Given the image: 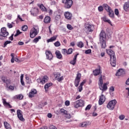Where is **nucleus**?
<instances>
[{"instance_id":"12","label":"nucleus","mask_w":129,"mask_h":129,"mask_svg":"<svg viewBox=\"0 0 129 129\" xmlns=\"http://www.w3.org/2000/svg\"><path fill=\"white\" fill-rule=\"evenodd\" d=\"M105 101V96L103 95V94H101L99 96V105H102L103 103H104Z\"/></svg>"},{"instance_id":"38","label":"nucleus","mask_w":129,"mask_h":129,"mask_svg":"<svg viewBox=\"0 0 129 129\" xmlns=\"http://www.w3.org/2000/svg\"><path fill=\"white\" fill-rule=\"evenodd\" d=\"M103 10H104V7H103V6L102 5V6H99L98 7V11L99 12H103Z\"/></svg>"},{"instance_id":"62","label":"nucleus","mask_w":129,"mask_h":129,"mask_svg":"<svg viewBox=\"0 0 129 129\" xmlns=\"http://www.w3.org/2000/svg\"><path fill=\"white\" fill-rule=\"evenodd\" d=\"M78 89H79V92H81V91H82V89H83L82 86H79Z\"/></svg>"},{"instance_id":"17","label":"nucleus","mask_w":129,"mask_h":129,"mask_svg":"<svg viewBox=\"0 0 129 129\" xmlns=\"http://www.w3.org/2000/svg\"><path fill=\"white\" fill-rule=\"evenodd\" d=\"M1 33L2 35L9 36V32L7 31V28H6V27H3L1 29Z\"/></svg>"},{"instance_id":"32","label":"nucleus","mask_w":129,"mask_h":129,"mask_svg":"<svg viewBox=\"0 0 129 129\" xmlns=\"http://www.w3.org/2000/svg\"><path fill=\"white\" fill-rule=\"evenodd\" d=\"M103 21L104 22H106V23H108V24H110L111 26H112V24H111V21H110V20L107 19V18H106L105 17H103Z\"/></svg>"},{"instance_id":"2","label":"nucleus","mask_w":129,"mask_h":129,"mask_svg":"<svg viewBox=\"0 0 129 129\" xmlns=\"http://www.w3.org/2000/svg\"><path fill=\"white\" fill-rule=\"evenodd\" d=\"M99 41L101 48L104 49L106 47V35L103 30H102L99 34Z\"/></svg>"},{"instance_id":"64","label":"nucleus","mask_w":129,"mask_h":129,"mask_svg":"<svg viewBox=\"0 0 129 129\" xmlns=\"http://www.w3.org/2000/svg\"><path fill=\"white\" fill-rule=\"evenodd\" d=\"M126 85H129V78L125 82Z\"/></svg>"},{"instance_id":"11","label":"nucleus","mask_w":129,"mask_h":129,"mask_svg":"<svg viewBox=\"0 0 129 129\" xmlns=\"http://www.w3.org/2000/svg\"><path fill=\"white\" fill-rule=\"evenodd\" d=\"M64 16L65 19L68 20L69 21H71V20H72V13L68 11L64 13Z\"/></svg>"},{"instance_id":"19","label":"nucleus","mask_w":129,"mask_h":129,"mask_svg":"<svg viewBox=\"0 0 129 129\" xmlns=\"http://www.w3.org/2000/svg\"><path fill=\"white\" fill-rule=\"evenodd\" d=\"M123 73H124L123 70H122V69H120L116 73V76H122V75H123Z\"/></svg>"},{"instance_id":"44","label":"nucleus","mask_w":129,"mask_h":129,"mask_svg":"<svg viewBox=\"0 0 129 129\" xmlns=\"http://www.w3.org/2000/svg\"><path fill=\"white\" fill-rule=\"evenodd\" d=\"M68 55H70V54H72L73 52V49L72 48H70L68 50Z\"/></svg>"},{"instance_id":"29","label":"nucleus","mask_w":129,"mask_h":129,"mask_svg":"<svg viewBox=\"0 0 129 129\" xmlns=\"http://www.w3.org/2000/svg\"><path fill=\"white\" fill-rule=\"evenodd\" d=\"M103 84V80L102 79V76H101L99 79L98 85L99 87Z\"/></svg>"},{"instance_id":"61","label":"nucleus","mask_w":129,"mask_h":129,"mask_svg":"<svg viewBox=\"0 0 129 129\" xmlns=\"http://www.w3.org/2000/svg\"><path fill=\"white\" fill-rule=\"evenodd\" d=\"M49 129H57V127L53 125H51L49 126Z\"/></svg>"},{"instance_id":"18","label":"nucleus","mask_w":129,"mask_h":129,"mask_svg":"<svg viewBox=\"0 0 129 129\" xmlns=\"http://www.w3.org/2000/svg\"><path fill=\"white\" fill-rule=\"evenodd\" d=\"M37 90L35 89L31 90V91L29 93V97L32 98L35 96V94H36Z\"/></svg>"},{"instance_id":"6","label":"nucleus","mask_w":129,"mask_h":129,"mask_svg":"<svg viewBox=\"0 0 129 129\" xmlns=\"http://www.w3.org/2000/svg\"><path fill=\"white\" fill-rule=\"evenodd\" d=\"M38 33L39 29H36V28L34 27L31 30L30 32V38H35V37H36Z\"/></svg>"},{"instance_id":"48","label":"nucleus","mask_w":129,"mask_h":129,"mask_svg":"<svg viewBox=\"0 0 129 129\" xmlns=\"http://www.w3.org/2000/svg\"><path fill=\"white\" fill-rule=\"evenodd\" d=\"M64 80V77L63 76H61V77H59L56 80H57V81L58 82H60L61 81H62V80Z\"/></svg>"},{"instance_id":"37","label":"nucleus","mask_w":129,"mask_h":129,"mask_svg":"<svg viewBox=\"0 0 129 129\" xmlns=\"http://www.w3.org/2000/svg\"><path fill=\"white\" fill-rule=\"evenodd\" d=\"M11 43H12V41H9L7 40L5 42L4 44V48H6V46H7V45L9 44H11Z\"/></svg>"},{"instance_id":"7","label":"nucleus","mask_w":129,"mask_h":129,"mask_svg":"<svg viewBox=\"0 0 129 129\" xmlns=\"http://www.w3.org/2000/svg\"><path fill=\"white\" fill-rule=\"evenodd\" d=\"M93 30H94V27L93 25L89 24H87L85 25V31H86L87 33L93 32Z\"/></svg>"},{"instance_id":"45","label":"nucleus","mask_w":129,"mask_h":129,"mask_svg":"<svg viewBox=\"0 0 129 129\" xmlns=\"http://www.w3.org/2000/svg\"><path fill=\"white\" fill-rule=\"evenodd\" d=\"M61 53H62V54H63V55H66V54H68L67 49H62L61 50Z\"/></svg>"},{"instance_id":"23","label":"nucleus","mask_w":129,"mask_h":129,"mask_svg":"<svg viewBox=\"0 0 129 129\" xmlns=\"http://www.w3.org/2000/svg\"><path fill=\"white\" fill-rule=\"evenodd\" d=\"M37 6L39 7L40 10L43 12H46L47 11V9L45 8L43 4H37Z\"/></svg>"},{"instance_id":"13","label":"nucleus","mask_w":129,"mask_h":129,"mask_svg":"<svg viewBox=\"0 0 129 129\" xmlns=\"http://www.w3.org/2000/svg\"><path fill=\"white\" fill-rule=\"evenodd\" d=\"M46 58L48 60H52L53 59V54H52V53L51 52V51L47 50L45 52Z\"/></svg>"},{"instance_id":"60","label":"nucleus","mask_w":129,"mask_h":129,"mask_svg":"<svg viewBox=\"0 0 129 129\" xmlns=\"http://www.w3.org/2000/svg\"><path fill=\"white\" fill-rule=\"evenodd\" d=\"M9 40H11V41H13L14 40V34H12L10 37L9 38Z\"/></svg>"},{"instance_id":"41","label":"nucleus","mask_w":129,"mask_h":129,"mask_svg":"<svg viewBox=\"0 0 129 129\" xmlns=\"http://www.w3.org/2000/svg\"><path fill=\"white\" fill-rule=\"evenodd\" d=\"M81 126H82V127H86V126H87V122H83L82 123Z\"/></svg>"},{"instance_id":"35","label":"nucleus","mask_w":129,"mask_h":129,"mask_svg":"<svg viewBox=\"0 0 129 129\" xmlns=\"http://www.w3.org/2000/svg\"><path fill=\"white\" fill-rule=\"evenodd\" d=\"M60 113H62V114H67V110H66L65 109H63V108H61L60 109Z\"/></svg>"},{"instance_id":"51","label":"nucleus","mask_w":129,"mask_h":129,"mask_svg":"<svg viewBox=\"0 0 129 129\" xmlns=\"http://www.w3.org/2000/svg\"><path fill=\"white\" fill-rule=\"evenodd\" d=\"M2 81L4 83H6V81H7V77H2Z\"/></svg>"},{"instance_id":"21","label":"nucleus","mask_w":129,"mask_h":129,"mask_svg":"<svg viewBox=\"0 0 129 129\" xmlns=\"http://www.w3.org/2000/svg\"><path fill=\"white\" fill-rule=\"evenodd\" d=\"M123 10L125 12H127L129 10V2H127L123 5Z\"/></svg>"},{"instance_id":"22","label":"nucleus","mask_w":129,"mask_h":129,"mask_svg":"<svg viewBox=\"0 0 129 129\" xmlns=\"http://www.w3.org/2000/svg\"><path fill=\"white\" fill-rule=\"evenodd\" d=\"M78 55H79V54L78 53L74 56L73 60L70 61L71 64L74 66L75 65V64H76V60L77 59V56H78Z\"/></svg>"},{"instance_id":"54","label":"nucleus","mask_w":129,"mask_h":129,"mask_svg":"<svg viewBox=\"0 0 129 129\" xmlns=\"http://www.w3.org/2000/svg\"><path fill=\"white\" fill-rule=\"evenodd\" d=\"M65 115L67 118H71V115H70V114H68V112H67Z\"/></svg>"},{"instance_id":"9","label":"nucleus","mask_w":129,"mask_h":129,"mask_svg":"<svg viewBox=\"0 0 129 129\" xmlns=\"http://www.w3.org/2000/svg\"><path fill=\"white\" fill-rule=\"evenodd\" d=\"M80 79H81V74L80 73H78L77 74V76L75 80V85L76 87H78V85H79V82H80Z\"/></svg>"},{"instance_id":"4","label":"nucleus","mask_w":129,"mask_h":129,"mask_svg":"<svg viewBox=\"0 0 129 129\" xmlns=\"http://www.w3.org/2000/svg\"><path fill=\"white\" fill-rule=\"evenodd\" d=\"M62 3L64 4L66 9H71L73 5V1L72 0H62Z\"/></svg>"},{"instance_id":"25","label":"nucleus","mask_w":129,"mask_h":129,"mask_svg":"<svg viewBox=\"0 0 129 129\" xmlns=\"http://www.w3.org/2000/svg\"><path fill=\"white\" fill-rule=\"evenodd\" d=\"M57 39V36H54L51 37L50 39L47 40V43H50L51 42H54Z\"/></svg>"},{"instance_id":"63","label":"nucleus","mask_w":129,"mask_h":129,"mask_svg":"<svg viewBox=\"0 0 129 129\" xmlns=\"http://www.w3.org/2000/svg\"><path fill=\"white\" fill-rule=\"evenodd\" d=\"M9 88L10 89V90H14V89H15V88L13 86H10Z\"/></svg>"},{"instance_id":"55","label":"nucleus","mask_w":129,"mask_h":129,"mask_svg":"<svg viewBox=\"0 0 129 129\" xmlns=\"http://www.w3.org/2000/svg\"><path fill=\"white\" fill-rule=\"evenodd\" d=\"M124 117H125V116H124V115H121L119 116V119H120V120H123V119H124Z\"/></svg>"},{"instance_id":"3","label":"nucleus","mask_w":129,"mask_h":129,"mask_svg":"<svg viewBox=\"0 0 129 129\" xmlns=\"http://www.w3.org/2000/svg\"><path fill=\"white\" fill-rule=\"evenodd\" d=\"M85 104V102H84V100L82 99L78 100L73 103L74 107H75V108H78V107H81L82 106H84Z\"/></svg>"},{"instance_id":"33","label":"nucleus","mask_w":129,"mask_h":129,"mask_svg":"<svg viewBox=\"0 0 129 129\" xmlns=\"http://www.w3.org/2000/svg\"><path fill=\"white\" fill-rule=\"evenodd\" d=\"M77 46L79 48H83V47L84 46V44H83L82 41H80L79 42H78Z\"/></svg>"},{"instance_id":"34","label":"nucleus","mask_w":129,"mask_h":129,"mask_svg":"<svg viewBox=\"0 0 129 129\" xmlns=\"http://www.w3.org/2000/svg\"><path fill=\"white\" fill-rule=\"evenodd\" d=\"M39 40H41V36H38V37L35 38L33 40V43H38V42H39Z\"/></svg>"},{"instance_id":"36","label":"nucleus","mask_w":129,"mask_h":129,"mask_svg":"<svg viewBox=\"0 0 129 129\" xmlns=\"http://www.w3.org/2000/svg\"><path fill=\"white\" fill-rule=\"evenodd\" d=\"M16 98H17V99H19L20 100H21L23 98H24V96L22 94H19L18 95H16Z\"/></svg>"},{"instance_id":"46","label":"nucleus","mask_w":129,"mask_h":129,"mask_svg":"<svg viewBox=\"0 0 129 129\" xmlns=\"http://www.w3.org/2000/svg\"><path fill=\"white\" fill-rule=\"evenodd\" d=\"M20 34H22V32H21L19 30H17L16 33L14 35V37H18V36L20 35Z\"/></svg>"},{"instance_id":"14","label":"nucleus","mask_w":129,"mask_h":129,"mask_svg":"<svg viewBox=\"0 0 129 129\" xmlns=\"http://www.w3.org/2000/svg\"><path fill=\"white\" fill-rule=\"evenodd\" d=\"M30 13L32 16L36 17L39 13V10L37 8H32L30 11Z\"/></svg>"},{"instance_id":"47","label":"nucleus","mask_w":129,"mask_h":129,"mask_svg":"<svg viewBox=\"0 0 129 129\" xmlns=\"http://www.w3.org/2000/svg\"><path fill=\"white\" fill-rule=\"evenodd\" d=\"M28 30V26L24 25L22 27V31H24V32H26Z\"/></svg>"},{"instance_id":"59","label":"nucleus","mask_w":129,"mask_h":129,"mask_svg":"<svg viewBox=\"0 0 129 129\" xmlns=\"http://www.w3.org/2000/svg\"><path fill=\"white\" fill-rule=\"evenodd\" d=\"M90 108H91V105H88L85 108V110H89V109H90Z\"/></svg>"},{"instance_id":"27","label":"nucleus","mask_w":129,"mask_h":129,"mask_svg":"<svg viewBox=\"0 0 129 129\" xmlns=\"http://www.w3.org/2000/svg\"><path fill=\"white\" fill-rule=\"evenodd\" d=\"M55 55L57 59H61V58H62V54H61V52L57 50L55 52Z\"/></svg>"},{"instance_id":"57","label":"nucleus","mask_w":129,"mask_h":129,"mask_svg":"<svg viewBox=\"0 0 129 129\" xmlns=\"http://www.w3.org/2000/svg\"><path fill=\"white\" fill-rule=\"evenodd\" d=\"M7 26L9 29H12V28L13 27V24L11 23H8Z\"/></svg>"},{"instance_id":"8","label":"nucleus","mask_w":129,"mask_h":129,"mask_svg":"<svg viewBox=\"0 0 129 129\" xmlns=\"http://www.w3.org/2000/svg\"><path fill=\"white\" fill-rule=\"evenodd\" d=\"M48 78L47 76H44L42 77V79L41 78L37 79V82L40 84H45L46 82H48Z\"/></svg>"},{"instance_id":"40","label":"nucleus","mask_w":129,"mask_h":129,"mask_svg":"<svg viewBox=\"0 0 129 129\" xmlns=\"http://www.w3.org/2000/svg\"><path fill=\"white\" fill-rule=\"evenodd\" d=\"M3 102L5 106H8V105H9V103L7 102L6 99H3Z\"/></svg>"},{"instance_id":"15","label":"nucleus","mask_w":129,"mask_h":129,"mask_svg":"<svg viewBox=\"0 0 129 129\" xmlns=\"http://www.w3.org/2000/svg\"><path fill=\"white\" fill-rule=\"evenodd\" d=\"M107 85H108V83H105L104 84L103 86L102 85L101 86L99 87L100 90L102 91V93H103L104 91L107 90Z\"/></svg>"},{"instance_id":"49","label":"nucleus","mask_w":129,"mask_h":129,"mask_svg":"<svg viewBox=\"0 0 129 129\" xmlns=\"http://www.w3.org/2000/svg\"><path fill=\"white\" fill-rule=\"evenodd\" d=\"M67 27L68 30H73V27H72V26L70 24H68Z\"/></svg>"},{"instance_id":"30","label":"nucleus","mask_w":129,"mask_h":129,"mask_svg":"<svg viewBox=\"0 0 129 129\" xmlns=\"http://www.w3.org/2000/svg\"><path fill=\"white\" fill-rule=\"evenodd\" d=\"M20 82L22 86H25V82H24V75L22 74L20 77Z\"/></svg>"},{"instance_id":"42","label":"nucleus","mask_w":129,"mask_h":129,"mask_svg":"<svg viewBox=\"0 0 129 129\" xmlns=\"http://www.w3.org/2000/svg\"><path fill=\"white\" fill-rule=\"evenodd\" d=\"M54 45L55 47H60L61 46V44L60 43V42L56 41L54 43Z\"/></svg>"},{"instance_id":"58","label":"nucleus","mask_w":129,"mask_h":129,"mask_svg":"<svg viewBox=\"0 0 129 129\" xmlns=\"http://www.w3.org/2000/svg\"><path fill=\"white\" fill-rule=\"evenodd\" d=\"M85 54H90L91 53V49L86 50L85 52Z\"/></svg>"},{"instance_id":"52","label":"nucleus","mask_w":129,"mask_h":129,"mask_svg":"<svg viewBox=\"0 0 129 129\" xmlns=\"http://www.w3.org/2000/svg\"><path fill=\"white\" fill-rule=\"evenodd\" d=\"M60 109H59L58 110H57L56 111H54L55 113H56V114H57V115H59V114H60V113H61Z\"/></svg>"},{"instance_id":"43","label":"nucleus","mask_w":129,"mask_h":129,"mask_svg":"<svg viewBox=\"0 0 129 129\" xmlns=\"http://www.w3.org/2000/svg\"><path fill=\"white\" fill-rule=\"evenodd\" d=\"M7 35H4L3 34H0V40H5L7 38Z\"/></svg>"},{"instance_id":"26","label":"nucleus","mask_w":129,"mask_h":129,"mask_svg":"<svg viewBox=\"0 0 129 129\" xmlns=\"http://www.w3.org/2000/svg\"><path fill=\"white\" fill-rule=\"evenodd\" d=\"M53 84L52 83H47L44 86V89L45 91H48V89H49V87H50V86H52Z\"/></svg>"},{"instance_id":"39","label":"nucleus","mask_w":129,"mask_h":129,"mask_svg":"<svg viewBox=\"0 0 129 129\" xmlns=\"http://www.w3.org/2000/svg\"><path fill=\"white\" fill-rule=\"evenodd\" d=\"M54 76H55V79L57 80V79H58V78H59L60 76H61V73H56V74L54 75Z\"/></svg>"},{"instance_id":"20","label":"nucleus","mask_w":129,"mask_h":129,"mask_svg":"<svg viewBox=\"0 0 129 129\" xmlns=\"http://www.w3.org/2000/svg\"><path fill=\"white\" fill-rule=\"evenodd\" d=\"M103 7L107 12L111 10V8H110V7H109V6H108V5H107V4H103Z\"/></svg>"},{"instance_id":"31","label":"nucleus","mask_w":129,"mask_h":129,"mask_svg":"<svg viewBox=\"0 0 129 129\" xmlns=\"http://www.w3.org/2000/svg\"><path fill=\"white\" fill-rule=\"evenodd\" d=\"M4 126L6 129H11V125L7 121L4 122Z\"/></svg>"},{"instance_id":"24","label":"nucleus","mask_w":129,"mask_h":129,"mask_svg":"<svg viewBox=\"0 0 129 129\" xmlns=\"http://www.w3.org/2000/svg\"><path fill=\"white\" fill-rule=\"evenodd\" d=\"M50 22H51V18L49 16L45 17L44 20V22L45 24H49Z\"/></svg>"},{"instance_id":"53","label":"nucleus","mask_w":129,"mask_h":129,"mask_svg":"<svg viewBox=\"0 0 129 129\" xmlns=\"http://www.w3.org/2000/svg\"><path fill=\"white\" fill-rule=\"evenodd\" d=\"M55 20L56 21H59L60 19H61V16L60 15H56L55 16Z\"/></svg>"},{"instance_id":"1","label":"nucleus","mask_w":129,"mask_h":129,"mask_svg":"<svg viewBox=\"0 0 129 129\" xmlns=\"http://www.w3.org/2000/svg\"><path fill=\"white\" fill-rule=\"evenodd\" d=\"M106 53L109 55L110 57V64L112 67H115L116 66V57L114 51L111 49H106Z\"/></svg>"},{"instance_id":"28","label":"nucleus","mask_w":129,"mask_h":129,"mask_svg":"<svg viewBox=\"0 0 129 129\" xmlns=\"http://www.w3.org/2000/svg\"><path fill=\"white\" fill-rule=\"evenodd\" d=\"M108 13H109V16L110 18H112V19L114 18V13L112 10L111 9Z\"/></svg>"},{"instance_id":"10","label":"nucleus","mask_w":129,"mask_h":129,"mask_svg":"<svg viewBox=\"0 0 129 129\" xmlns=\"http://www.w3.org/2000/svg\"><path fill=\"white\" fill-rule=\"evenodd\" d=\"M17 113L19 119L21 121H25V119L24 118V117H23V112H22V110L20 109L17 110Z\"/></svg>"},{"instance_id":"56","label":"nucleus","mask_w":129,"mask_h":129,"mask_svg":"<svg viewBox=\"0 0 129 129\" xmlns=\"http://www.w3.org/2000/svg\"><path fill=\"white\" fill-rule=\"evenodd\" d=\"M64 104L67 106H69L70 105V101L67 100L65 102Z\"/></svg>"},{"instance_id":"50","label":"nucleus","mask_w":129,"mask_h":129,"mask_svg":"<svg viewBox=\"0 0 129 129\" xmlns=\"http://www.w3.org/2000/svg\"><path fill=\"white\" fill-rule=\"evenodd\" d=\"M114 13H115V15H116V16H118V15H119V11H118V9H115Z\"/></svg>"},{"instance_id":"5","label":"nucleus","mask_w":129,"mask_h":129,"mask_svg":"<svg viewBox=\"0 0 129 129\" xmlns=\"http://www.w3.org/2000/svg\"><path fill=\"white\" fill-rule=\"evenodd\" d=\"M116 100H112L110 101L107 104V107L110 110H113L114 109V107H115V104H116Z\"/></svg>"},{"instance_id":"16","label":"nucleus","mask_w":129,"mask_h":129,"mask_svg":"<svg viewBox=\"0 0 129 129\" xmlns=\"http://www.w3.org/2000/svg\"><path fill=\"white\" fill-rule=\"evenodd\" d=\"M101 73L100 66H98V69H96L95 70L93 71V74L94 76H97Z\"/></svg>"}]
</instances>
